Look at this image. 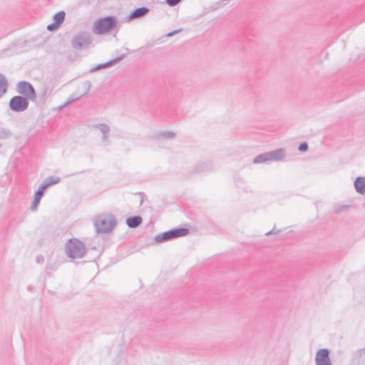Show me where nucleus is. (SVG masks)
I'll list each match as a JSON object with an SVG mask.
<instances>
[{"label": "nucleus", "mask_w": 365, "mask_h": 365, "mask_svg": "<svg viewBox=\"0 0 365 365\" xmlns=\"http://www.w3.org/2000/svg\"><path fill=\"white\" fill-rule=\"evenodd\" d=\"M117 24V20L114 16H106L96 20L93 24L92 31L94 34L101 35L104 34L113 30Z\"/></svg>", "instance_id": "1"}, {"label": "nucleus", "mask_w": 365, "mask_h": 365, "mask_svg": "<svg viewBox=\"0 0 365 365\" xmlns=\"http://www.w3.org/2000/svg\"><path fill=\"white\" fill-rule=\"evenodd\" d=\"M65 251L68 257L71 259H79L83 257L85 255L86 247L80 240L71 239L66 242Z\"/></svg>", "instance_id": "2"}, {"label": "nucleus", "mask_w": 365, "mask_h": 365, "mask_svg": "<svg viewBox=\"0 0 365 365\" xmlns=\"http://www.w3.org/2000/svg\"><path fill=\"white\" fill-rule=\"evenodd\" d=\"M115 226V217L113 215H103L96 219L95 227L98 232L106 233L111 231Z\"/></svg>", "instance_id": "3"}, {"label": "nucleus", "mask_w": 365, "mask_h": 365, "mask_svg": "<svg viewBox=\"0 0 365 365\" xmlns=\"http://www.w3.org/2000/svg\"><path fill=\"white\" fill-rule=\"evenodd\" d=\"M91 43V35L88 32L85 31L77 34L71 39L72 46L78 50L87 48Z\"/></svg>", "instance_id": "4"}, {"label": "nucleus", "mask_w": 365, "mask_h": 365, "mask_svg": "<svg viewBox=\"0 0 365 365\" xmlns=\"http://www.w3.org/2000/svg\"><path fill=\"white\" fill-rule=\"evenodd\" d=\"M188 230L187 228H178L169 230L163 232V234L158 235L155 237V241L157 242H163L177 237L185 236L188 234Z\"/></svg>", "instance_id": "5"}, {"label": "nucleus", "mask_w": 365, "mask_h": 365, "mask_svg": "<svg viewBox=\"0 0 365 365\" xmlns=\"http://www.w3.org/2000/svg\"><path fill=\"white\" fill-rule=\"evenodd\" d=\"M16 91L21 96L31 100L35 101L36 94L32 85L26 81H21L17 84Z\"/></svg>", "instance_id": "6"}, {"label": "nucleus", "mask_w": 365, "mask_h": 365, "mask_svg": "<svg viewBox=\"0 0 365 365\" xmlns=\"http://www.w3.org/2000/svg\"><path fill=\"white\" fill-rule=\"evenodd\" d=\"M29 107V99L21 96H16L11 98L9 108L11 110L20 113L26 110Z\"/></svg>", "instance_id": "7"}, {"label": "nucleus", "mask_w": 365, "mask_h": 365, "mask_svg": "<svg viewBox=\"0 0 365 365\" xmlns=\"http://www.w3.org/2000/svg\"><path fill=\"white\" fill-rule=\"evenodd\" d=\"M317 365H332L329 358V351L327 349H319L315 357Z\"/></svg>", "instance_id": "8"}, {"label": "nucleus", "mask_w": 365, "mask_h": 365, "mask_svg": "<svg viewBox=\"0 0 365 365\" xmlns=\"http://www.w3.org/2000/svg\"><path fill=\"white\" fill-rule=\"evenodd\" d=\"M66 14L63 11H58L53 16V23L47 26V29L50 31H56L65 19Z\"/></svg>", "instance_id": "9"}, {"label": "nucleus", "mask_w": 365, "mask_h": 365, "mask_svg": "<svg viewBox=\"0 0 365 365\" xmlns=\"http://www.w3.org/2000/svg\"><path fill=\"white\" fill-rule=\"evenodd\" d=\"M82 88H83V92L81 93V94H79V95H76V94H73L72 95L68 100L67 101L63 104L62 105V107H66L68 105H69L70 103H73V101H75L76 100H78L81 97L83 96L84 95H86L90 90L91 88V82L88 81H86L85 82H83L81 85Z\"/></svg>", "instance_id": "10"}, {"label": "nucleus", "mask_w": 365, "mask_h": 365, "mask_svg": "<svg viewBox=\"0 0 365 365\" xmlns=\"http://www.w3.org/2000/svg\"><path fill=\"white\" fill-rule=\"evenodd\" d=\"M269 161H279L285 157V150L283 148H279L271 152H267Z\"/></svg>", "instance_id": "11"}, {"label": "nucleus", "mask_w": 365, "mask_h": 365, "mask_svg": "<svg viewBox=\"0 0 365 365\" xmlns=\"http://www.w3.org/2000/svg\"><path fill=\"white\" fill-rule=\"evenodd\" d=\"M353 362L355 365H365V349H361L354 352Z\"/></svg>", "instance_id": "12"}, {"label": "nucleus", "mask_w": 365, "mask_h": 365, "mask_svg": "<svg viewBox=\"0 0 365 365\" xmlns=\"http://www.w3.org/2000/svg\"><path fill=\"white\" fill-rule=\"evenodd\" d=\"M96 128L101 132L102 133V142L108 145V133L110 131V127L108 125L105 123L98 124L96 125Z\"/></svg>", "instance_id": "13"}, {"label": "nucleus", "mask_w": 365, "mask_h": 365, "mask_svg": "<svg viewBox=\"0 0 365 365\" xmlns=\"http://www.w3.org/2000/svg\"><path fill=\"white\" fill-rule=\"evenodd\" d=\"M148 12L149 9L147 7L143 6L138 8L130 14V15L129 16V19H135L141 18L146 15Z\"/></svg>", "instance_id": "14"}, {"label": "nucleus", "mask_w": 365, "mask_h": 365, "mask_svg": "<svg viewBox=\"0 0 365 365\" xmlns=\"http://www.w3.org/2000/svg\"><path fill=\"white\" fill-rule=\"evenodd\" d=\"M354 187L357 192L360 194L365 193V178L358 177L354 181Z\"/></svg>", "instance_id": "15"}, {"label": "nucleus", "mask_w": 365, "mask_h": 365, "mask_svg": "<svg viewBox=\"0 0 365 365\" xmlns=\"http://www.w3.org/2000/svg\"><path fill=\"white\" fill-rule=\"evenodd\" d=\"M121 59V57H118V58H114L113 60H110L106 63H101V64H98L97 66H96L95 67L92 68L91 69V72H94V71H97L100 69H102V68H106L108 66H112L113 63L118 62V61H120Z\"/></svg>", "instance_id": "16"}, {"label": "nucleus", "mask_w": 365, "mask_h": 365, "mask_svg": "<svg viewBox=\"0 0 365 365\" xmlns=\"http://www.w3.org/2000/svg\"><path fill=\"white\" fill-rule=\"evenodd\" d=\"M142 222V218L139 216L129 217L126 220L127 225L130 228H135Z\"/></svg>", "instance_id": "17"}, {"label": "nucleus", "mask_w": 365, "mask_h": 365, "mask_svg": "<svg viewBox=\"0 0 365 365\" xmlns=\"http://www.w3.org/2000/svg\"><path fill=\"white\" fill-rule=\"evenodd\" d=\"M8 81L4 75L0 73V98L7 91Z\"/></svg>", "instance_id": "18"}, {"label": "nucleus", "mask_w": 365, "mask_h": 365, "mask_svg": "<svg viewBox=\"0 0 365 365\" xmlns=\"http://www.w3.org/2000/svg\"><path fill=\"white\" fill-rule=\"evenodd\" d=\"M43 194H41V192L40 191H36V193H35V195H34V200H33V202H32V204L31 205V210H36L37 207H38V205L41 199V197H43Z\"/></svg>", "instance_id": "19"}, {"label": "nucleus", "mask_w": 365, "mask_h": 365, "mask_svg": "<svg viewBox=\"0 0 365 365\" xmlns=\"http://www.w3.org/2000/svg\"><path fill=\"white\" fill-rule=\"evenodd\" d=\"M269 160H268L267 153H264L257 155L253 160V163L255 164L264 163H266Z\"/></svg>", "instance_id": "20"}, {"label": "nucleus", "mask_w": 365, "mask_h": 365, "mask_svg": "<svg viewBox=\"0 0 365 365\" xmlns=\"http://www.w3.org/2000/svg\"><path fill=\"white\" fill-rule=\"evenodd\" d=\"M46 180L48 182V185L51 186L58 183L60 181V178L58 177H48L46 178Z\"/></svg>", "instance_id": "21"}, {"label": "nucleus", "mask_w": 365, "mask_h": 365, "mask_svg": "<svg viewBox=\"0 0 365 365\" xmlns=\"http://www.w3.org/2000/svg\"><path fill=\"white\" fill-rule=\"evenodd\" d=\"M11 135V133L8 129L0 128V138L6 139Z\"/></svg>", "instance_id": "22"}, {"label": "nucleus", "mask_w": 365, "mask_h": 365, "mask_svg": "<svg viewBox=\"0 0 365 365\" xmlns=\"http://www.w3.org/2000/svg\"><path fill=\"white\" fill-rule=\"evenodd\" d=\"M349 205H339L335 207V212L337 213L341 212L349 208Z\"/></svg>", "instance_id": "23"}, {"label": "nucleus", "mask_w": 365, "mask_h": 365, "mask_svg": "<svg viewBox=\"0 0 365 365\" xmlns=\"http://www.w3.org/2000/svg\"><path fill=\"white\" fill-rule=\"evenodd\" d=\"M48 187H49V185H48V182H46V180L45 179L43 180V182H42V184L39 186L38 190L37 191H40L41 194L43 195L44 190H46Z\"/></svg>", "instance_id": "24"}, {"label": "nucleus", "mask_w": 365, "mask_h": 365, "mask_svg": "<svg viewBox=\"0 0 365 365\" xmlns=\"http://www.w3.org/2000/svg\"><path fill=\"white\" fill-rule=\"evenodd\" d=\"M48 187H49V185H48V182H46V180L45 179L43 180V182H42V184L39 186L38 190L37 191H40L41 194L43 195L44 190H46Z\"/></svg>", "instance_id": "25"}, {"label": "nucleus", "mask_w": 365, "mask_h": 365, "mask_svg": "<svg viewBox=\"0 0 365 365\" xmlns=\"http://www.w3.org/2000/svg\"><path fill=\"white\" fill-rule=\"evenodd\" d=\"M48 187H49V185H48V182H46V180L45 179L43 180V182H42V184L39 186L38 190L37 191H40L41 194L43 195L44 190H46Z\"/></svg>", "instance_id": "26"}, {"label": "nucleus", "mask_w": 365, "mask_h": 365, "mask_svg": "<svg viewBox=\"0 0 365 365\" xmlns=\"http://www.w3.org/2000/svg\"><path fill=\"white\" fill-rule=\"evenodd\" d=\"M175 134L172 132H164L160 134V136L165 138H173Z\"/></svg>", "instance_id": "27"}, {"label": "nucleus", "mask_w": 365, "mask_h": 365, "mask_svg": "<svg viewBox=\"0 0 365 365\" xmlns=\"http://www.w3.org/2000/svg\"><path fill=\"white\" fill-rule=\"evenodd\" d=\"M165 2L170 6H175L178 4H179L182 0H165Z\"/></svg>", "instance_id": "28"}, {"label": "nucleus", "mask_w": 365, "mask_h": 365, "mask_svg": "<svg viewBox=\"0 0 365 365\" xmlns=\"http://www.w3.org/2000/svg\"><path fill=\"white\" fill-rule=\"evenodd\" d=\"M308 149V145L306 143H302L299 146V150L301 152L307 151Z\"/></svg>", "instance_id": "29"}, {"label": "nucleus", "mask_w": 365, "mask_h": 365, "mask_svg": "<svg viewBox=\"0 0 365 365\" xmlns=\"http://www.w3.org/2000/svg\"><path fill=\"white\" fill-rule=\"evenodd\" d=\"M180 31H181V29H178V30L173 31H172V32H170V33H168V34L166 35V36H167V37H171V36H174V35H175V34H178V33H179V32H180Z\"/></svg>", "instance_id": "30"}, {"label": "nucleus", "mask_w": 365, "mask_h": 365, "mask_svg": "<svg viewBox=\"0 0 365 365\" xmlns=\"http://www.w3.org/2000/svg\"><path fill=\"white\" fill-rule=\"evenodd\" d=\"M36 260L37 263L41 264L43 262L44 258L43 256H38V257H36Z\"/></svg>", "instance_id": "31"}, {"label": "nucleus", "mask_w": 365, "mask_h": 365, "mask_svg": "<svg viewBox=\"0 0 365 365\" xmlns=\"http://www.w3.org/2000/svg\"><path fill=\"white\" fill-rule=\"evenodd\" d=\"M272 233H274V230H272V231H269V232H267V233H266V235H267V236H268V235H271V234H272Z\"/></svg>", "instance_id": "32"}, {"label": "nucleus", "mask_w": 365, "mask_h": 365, "mask_svg": "<svg viewBox=\"0 0 365 365\" xmlns=\"http://www.w3.org/2000/svg\"><path fill=\"white\" fill-rule=\"evenodd\" d=\"M64 108V107H62V106H59V107L58 108V110H61V109H62V108Z\"/></svg>", "instance_id": "33"}]
</instances>
